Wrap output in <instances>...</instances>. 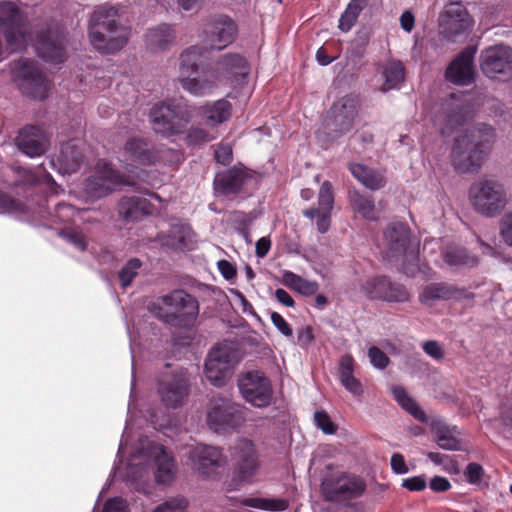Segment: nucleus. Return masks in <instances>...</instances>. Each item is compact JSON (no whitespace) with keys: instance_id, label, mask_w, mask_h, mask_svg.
Segmentation results:
<instances>
[{"instance_id":"f257e3e1","label":"nucleus","mask_w":512,"mask_h":512,"mask_svg":"<svg viewBox=\"0 0 512 512\" xmlns=\"http://www.w3.org/2000/svg\"><path fill=\"white\" fill-rule=\"evenodd\" d=\"M130 28L115 6L101 5L89 20V38L93 47L103 54H114L124 48L129 40Z\"/></svg>"},{"instance_id":"f03ea898","label":"nucleus","mask_w":512,"mask_h":512,"mask_svg":"<svg viewBox=\"0 0 512 512\" xmlns=\"http://www.w3.org/2000/svg\"><path fill=\"white\" fill-rule=\"evenodd\" d=\"M495 139L494 129L486 124L467 128L455 138L451 163L460 173L476 172Z\"/></svg>"},{"instance_id":"7ed1b4c3","label":"nucleus","mask_w":512,"mask_h":512,"mask_svg":"<svg viewBox=\"0 0 512 512\" xmlns=\"http://www.w3.org/2000/svg\"><path fill=\"white\" fill-rule=\"evenodd\" d=\"M149 311L162 322L177 328L192 327L199 315V302L191 294L176 289L157 297L148 305Z\"/></svg>"},{"instance_id":"20e7f679","label":"nucleus","mask_w":512,"mask_h":512,"mask_svg":"<svg viewBox=\"0 0 512 512\" xmlns=\"http://www.w3.org/2000/svg\"><path fill=\"white\" fill-rule=\"evenodd\" d=\"M140 449L134 453L129 462L128 476L135 479L145 471L144 464L153 461L155 480L162 485H170L177 474V464L173 455L164 446L147 439L140 440Z\"/></svg>"},{"instance_id":"39448f33","label":"nucleus","mask_w":512,"mask_h":512,"mask_svg":"<svg viewBox=\"0 0 512 512\" xmlns=\"http://www.w3.org/2000/svg\"><path fill=\"white\" fill-rule=\"evenodd\" d=\"M206 47L192 45L185 48L178 58V81L183 90L193 96H205L207 67L201 68Z\"/></svg>"},{"instance_id":"423d86ee","label":"nucleus","mask_w":512,"mask_h":512,"mask_svg":"<svg viewBox=\"0 0 512 512\" xmlns=\"http://www.w3.org/2000/svg\"><path fill=\"white\" fill-rule=\"evenodd\" d=\"M249 64L239 53L219 56L212 66L207 67L206 95L218 86H240L249 74Z\"/></svg>"},{"instance_id":"0eeeda50","label":"nucleus","mask_w":512,"mask_h":512,"mask_svg":"<svg viewBox=\"0 0 512 512\" xmlns=\"http://www.w3.org/2000/svg\"><path fill=\"white\" fill-rule=\"evenodd\" d=\"M190 119L189 107L176 101L156 104L150 111L154 131L165 137L183 133Z\"/></svg>"},{"instance_id":"6e6552de","label":"nucleus","mask_w":512,"mask_h":512,"mask_svg":"<svg viewBox=\"0 0 512 512\" xmlns=\"http://www.w3.org/2000/svg\"><path fill=\"white\" fill-rule=\"evenodd\" d=\"M469 200L474 210L486 217L497 216L507 204L503 185L489 179L479 180L471 185Z\"/></svg>"},{"instance_id":"1a4fd4ad","label":"nucleus","mask_w":512,"mask_h":512,"mask_svg":"<svg viewBox=\"0 0 512 512\" xmlns=\"http://www.w3.org/2000/svg\"><path fill=\"white\" fill-rule=\"evenodd\" d=\"M0 31L12 51H18L25 47V18L16 2L0 1Z\"/></svg>"},{"instance_id":"9d476101","label":"nucleus","mask_w":512,"mask_h":512,"mask_svg":"<svg viewBox=\"0 0 512 512\" xmlns=\"http://www.w3.org/2000/svg\"><path fill=\"white\" fill-rule=\"evenodd\" d=\"M237 382L241 396L253 407L265 408L272 403V382L264 372L252 370L242 373Z\"/></svg>"},{"instance_id":"9b49d317","label":"nucleus","mask_w":512,"mask_h":512,"mask_svg":"<svg viewBox=\"0 0 512 512\" xmlns=\"http://www.w3.org/2000/svg\"><path fill=\"white\" fill-rule=\"evenodd\" d=\"M237 363L235 352L228 345L215 346L205 361V376L215 387H223L232 374Z\"/></svg>"},{"instance_id":"f8f14e48","label":"nucleus","mask_w":512,"mask_h":512,"mask_svg":"<svg viewBox=\"0 0 512 512\" xmlns=\"http://www.w3.org/2000/svg\"><path fill=\"white\" fill-rule=\"evenodd\" d=\"M245 412L243 405L223 400L211 407L207 414V423L217 433H230L245 422Z\"/></svg>"},{"instance_id":"ddd939ff","label":"nucleus","mask_w":512,"mask_h":512,"mask_svg":"<svg viewBox=\"0 0 512 512\" xmlns=\"http://www.w3.org/2000/svg\"><path fill=\"white\" fill-rule=\"evenodd\" d=\"M13 75L24 94L37 100L47 97L50 83L33 61L28 59L17 61L13 67Z\"/></svg>"},{"instance_id":"4468645a","label":"nucleus","mask_w":512,"mask_h":512,"mask_svg":"<svg viewBox=\"0 0 512 512\" xmlns=\"http://www.w3.org/2000/svg\"><path fill=\"white\" fill-rule=\"evenodd\" d=\"M128 184L125 176L113 169L104 160L98 161L95 173L85 182L84 190L91 198H103L111 194L120 185Z\"/></svg>"},{"instance_id":"2eb2a0df","label":"nucleus","mask_w":512,"mask_h":512,"mask_svg":"<svg viewBox=\"0 0 512 512\" xmlns=\"http://www.w3.org/2000/svg\"><path fill=\"white\" fill-rule=\"evenodd\" d=\"M188 458L194 470L202 476L212 478L226 465V458L222 451L214 446H191L187 452Z\"/></svg>"},{"instance_id":"dca6fc26","label":"nucleus","mask_w":512,"mask_h":512,"mask_svg":"<svg viewBox=\"0 0 512 512\" xmlns=\"http://www.w3.org/2000/svg\"><path fill=\"white\" fill-rule=\"evenodd\" d=\"M358 100L353 96H345L336 101L331 108V119L327 123V129L331 133V139L349 132L357 116Z\"/></svg>"},{"instance_id":"f3484780","label":"nucleus","mask_w":512,"mask_h":512,"mask_svg":"<svg viewBox=\"0 0 512 512\" xmlns=\"http://www.w3.org/2000/svg\"><path fill=\"white\" fill-rule=\"evenodd\" d=\"M441 33L447 38H453L466 31L473 25V19L460 1L449 2L440 15Z\"/></svg>"},{"instance_id":"a211bd4d","label":"nucleus","mask_w":512,"mask_h":512,"mask_svg":"<svg viewBox=\"0 0 512 512\" xmlns=\"http://www.w3.org/2000/svg\"><path fill=\"white\" fill-rule=\"evenodd\" d=\"M190 380L186 370L181 369L172 376L163 377L159 382L158 393L168 408L181 406L189 394Z\"/></svg>"},{"instance_id":"6ab92c4d","label":"nucleus","mask_w":512,"mask_h":512,"mask_svg":"<svg viewBox=\"0 0 512 512\" xmlns=\"http://www.w3.org/2000/svg\"><path fill=\"white\" fill-rule=\"evenodd\" d=\"M237 33V25L230 17L219 16L207 25L203 41L211 50H222L234 42Z\"/></svg>"},{"instance_id":"aec40b11","label":"nucleus","mask_w":512,"mask_h":512,"mask_svg":"<svg viewBox=\"0 0 512 512\" xmlns=\"http://www.w3.org/2000/svg\"><path fill=\"white\" fill-rule=\"evenodd\" d=\"M321 489L326 499L342 501L361 495L365 485L359 478L342 474L338 477L325 478Z\"/></svg>"},{"instance_id":"412c9836","label":"nucleus","mask_w":512,"mask_h":512,"mask_svg":"<svg viewBox=\"0 0 512 512\" xmlns=\"http://www.w3.org/2000/svg\"><path fill=\"white\" fill-rule=\"evenodd\" d=\"M169 151L152 146L141 139H130L124 147V161L127 166H150L164 160Z\"/></svg>"},{"instance_id":"4be33fe9","label":"nucleus","mask_w":512,"mask_h":512,"mask_svg":"<svg viewBox=\"0 0 512 512\" xmlns=\"http://www.w3.org/2000/svg\"><path fill=\"white\" fill-rule=\"evenodd\" d=\"M481 69L489 78H496L512 69V49L499 45L487 48L481 54Z\"/></svg>"},{"instance_id":"5701e85b","label":"nucleus","mask_w":512,"mask_h":512,"mask_svg":"<svg viewBox=\"0 0 512 512\" xmlns=\"http://www.w3.org/2000/svg\"><path fill=\"white\" fill-rule=\"evenodd\" d=\"M235 449L237 459L235 474L240 482L250 483L253 481L259 468L255 445L249 439H241L238 441Z\"/></svg>"},{"instance_id":"b1692460","label":"nucleus","mask_w":512,"mask_h":512,"mask_svg":"<svg viewBox=\"0 0 512 512\" xmlns=\"http://www.w3.org/2000/svg\"><path fill=\"white\" fill-rule=\"evenodd\" d=\"M318 208H310L303 212V215L309 219L316 217L317 229L324 234L329 230L331 212L334 206L333 187L329 181H324L319 189Z\"/></svg>"},{"instance_id":"393cba45","label":"nucleus","mask_w":512,"mask_h":512,"mask_svg":"<svg viewBox=\"0 0 512 512\" xmlns=\"http://www.w3.org/2000/svg\"><path fill=\"white\" fill-rule=\"evenodd\" d=\"M410 230L403 223H393L384 232L383 254L388 259L405 255L409 248Z\"/></svg>"},{"instance_id":"a878e982","label":"nucleus","mask_w":512,"mask_h":512,"mask_svg":"<svg viewBox=\"0 0 512 512\" xmlns=\"http://www.w3.org/2000/svg\"><path fill=\"white\" fill-rule=\"evenodd\" d=\"M444 125L440 130L443 135H450L463 126L472 117V110L468 103L458 99L454 94L444 105Z\"/></svg>"},{"instance_id":"bb28decb","label":"nucleus","mask_w":512,"mask_h":512,"mask_svg":"<svg viewBox=\"0 0 512 512\" xmlns=\"http://www.w3.org/2000/svg\"><path fill=\"white\" fill-rule=\"evenodd\" d=\"M17 147L25 155L34 158L42 155L48 147L45 132L37 126H26L16 138Z\"/></svg>"},{"instance_id":"cd10ccee","label":"nucleus","mask_w":512,"mask_h":512,"mask_svg":"<svg viewBox=\"0 0 512 512\" xmlns=\"http://www.w3.org/2000/svg\"><path fill=\"white\" fill-rule=\"evenodd\" d=\"M84 143L72 139L62 144L59 153L53 158L52 164L63 174H71L77 171L83 161Z\"/></svg>"},{"instance_id":"c85d7f7f","label":"nucleus","mask_w":512,"mask_h":512,"mask_svg":"<svg viewBox=\"0 0 512 512\" xmlns=\"http://www.w3.org/2000/svg\"><path fill=\"white\" fill-rule=\"evenodd\" d=\"M476 50L465 49L447 68L446 78L457 85H469L474 80L473 58Z\"/></svg>"},{"instance_id":"c756f323","label":"nucleus","mask_w":512,"mask_h":512,"mask_svg":"<svg viewBox=\"0 0 512 512\" xmlns=\"http://www.w3.org/2000/svg\"><path fill=\"white\" fill-rule=\"evenodd\" d=\"M176 34L169 24H160L148 29L145 34V46L151 53H160L169 50L175 42Z\"/></svg>"},{"instance_id":"7c9ffc66","label":"nucleus","mask_w":512,"mask_h":512,"mask_svg":"<svg viewBox=\"0 0 512 512\" xmlns=\"http://www.w3.org/2000/svg\"><path fill=\"white\" fill-rule=\"evenodd\" d=\"M198 114L209 127H216L227 121L232 114V105L225 99H220L201 106Z\"/></svg>"},{"instance_id":"2f4dec72","label":"nucleus","mask_w":512,"mask_h":512,"mask_svg":"<svg viewBox=\"0 0 512 512\" xmlns=\"http://www.w3.org/2000/svg\"><path fill=\"white\" fill-rule=\"evenodd\" d=\"M431 431L437 445L444 450L458 451L461 449V442L458 438L459 431L456 426L450 427L440 419L431 422Z\"/></svg>"},{"instance_id":"473e14b6","label":"nucleus","mask_w":512,"mask_h":512,"mask_svg":"<svg viewBox=\"0 0 512 512\" xmlns=\"http://www.w3.org/2000/svg\"><path fill=\"white\" fill-rule=\"evenodd\" d=\"M119 215L126 221H136L153 213L152 204L142 197H123L118 204Z\"/></svg>"},{"instance_id":"72a5a7b5","label":"nucleus","mask_w":512,"mask_h":512,"mask_svg":"<svg viewBox=\"0 0 512 512\" xmlns=\"http://www.w3.org/2000/svg\"><path fill=\"white\" fill-rule=\"evenodd\" d=\"M37 54L53 63H62L65 60L64 38L48 35L42 37L36 44Z\"/></svg>"},{"instance_id":"f704fd0d","label":"nucleus","mask_w":512,"mask_h":512,"mask_svg":"<svg viewBox=\"0 0 512 512\" xmlns=\"http://www.w3.org/2000/svg\"><path fill=\"white\" fill-rule=\"evenodd\" d=\"M339 380L344 388L355 397H360L363 392V385L354 376V359L350 355H344L339 362Z\"/></svg>"},{"instance_id":"c9c22d12","label":"nucleus","mask_w":512,"mask_h":512,"mask_svg":"<svg viewBox=\"0 0 512 512\" xmlns=\"http://www.w3.org/2000/svg\"><path fill=\"white\" fill-rule=\"evenodd\" d=\"M349 170L351 174L366 188L370 190H378L385 186L386 179L381 171L371 169L363 164H350Z\"/></svg>"},{"instance_id":"e433bc0d","label":"nucleus","mask_w":512,"mask_h":512,"mask_svg":"<svg viewBox=\"0 0 512 512\" xmlns=\"http://www.w3.org/2000/svg\"><path fill=\"white\" fill-rule=\"evenodd\" d=\"M194 233L187 224H175L171 227L167 238L161 237L164 245L174 249L190 248L194 243Z\"/></svg>"},{"instance_id":"4c0bfd02","label":"nucleus","mask_w":512,"mask_h":512,"mask_svg":"<svg viewBox=\"0 0 512 512\" xmlns=\"http://www.w3.org/2000/svg\"><path fill=\"white\" fill-rule=\"evenodd\" d=\"M461 294L462 292L446 284H430L423 289L420 295V301L424 304H429L437 300L458 299Z\"/></svg>"},{"instance_id":"58836bf2","label":"nucleus","mask_w":512,"mask_h":512,"mask_svg":"<svg viewBox=\"0 0 512 512\" xmlns=\"http://www.w3.org/2000/svg\"><path fill=\"white\" fill-rule=\"evenodd\" d=\"M244 184V174L238 170H229L226 173L218 174L215 178V189L223 194L238 192Z\"/></svg>"},{"instance_id":"ea45409f","label":"nucleus","mask_w":512,"mask_h":512,"mask_svg":"<svg viewBox=\"0 0 512 512\" xmlns=\"http://www.w3.org/2000/svg\"><path fill=\"white\" fill-rule=\"evenodd\" d=\"M282 282L285 286L306 296L315 294L319 289L317 282L304 279L288 270L283 271Z\"/></svg>"},{"instance_id":"a19ab883","label":"nucleus","mask_w":512,"mask_h":512,"mask_svg":"<svg viewBox=\"0 0 512 512\" xmlns=\"http://www.w3.org/2000/svg\"><path fill=\"white\" fill-rule=\"evenodd\" d=\"M369 2L370 0H351L340 16L339 29L343 32L350 31Z\"/></svg>"},{"instance_id":"79ce46f5","label":"nucleus","mask_w":512,"mask_h":512,"mask_svg":"<svg viewBox=\"0 0 512 512\" xmlns=\"http://www.w3.org/2000/svg\"><path fill=\"white\" fill-rule=\"evenodd\" d=\"M382 75L384 78L382 90L396 89L404 81L405 69L400 61H390L383 67Z\"/></svg>"},{"instance_id":"37998d69","label":"nucleus","mask_w":512,"mask_h":512,"mask_svg":"<svg viewBox=\"0 0 512 512\" xmlns=\"http://www.w3.org/2000/svg\"><path fill=\"white\" fill-rule=\"evenodd\" d=\"M348 198L352 208L363 218L368 220L377 219L375 204L371 197L362 195L357 190H352L349 192Z\"/></svg>"},{"instance_id":"c03bdc74","label":"nucleus","mask_w":512,"mask_h":512,"mask_svg":"<svg viewBox=\"0 0 512 512\" xmlns=\"http://www.w3.org/2000/svg\"><path fill=\"white\" fill-rule=\"evenodd\" d=\"M392 393L397 403L415 419L420 422H427V416L420 406L407 394L401 386H394Z\"/></svg>"},{"instance_id":"a18cd8bd","label":"nucleus","mask_w":512,"mask_h":512,"mask_svg":"<svg viewBox=\"0 0 512 512\" xmlns=\"http://www.w3.org/2000/svg\"><path fill=\"white\" fill-rule=\"evenodd\" d=\"M240 504L266 511H284L288 507L286 500L278 498L247 497L242 499Z\"/></svg>"},{"instance_id":"49530a36","label":"nucleus","mask_w":512,"mask_h":512,"mask_svg":"<svg viewBox=\"0 0 512 512\" xmlns=\"http://www.w3.org/2000/svg\"><path fill=\"white\" fill-rule=\"evenodd\" d=\"M390 283L385 277L373 278L365 282L363 291L370 299L386 301Z\"/></svg>"},{"instance_id":"de8ad7c7","label":"nucleus","mask_w":512,"mask_h":512,"mask_svg":"<svg viewBox=\"0 0 512 512\" xmlns=\"http://www.w3.org/2000/svg\"><path fill=\"white\" fill-rule=\"evenodd\" d=\"M445 262L449 265L458 266V265H466V266H475L478 262L477 258L473 255H470L463 248H452L445 252L444 254Z\"/></svg>"},{"instance_id":"09e8293b","label":"nucleus","mask_w":512,"mask_h":512,"mask_svg":"<svg viewBox=\"0 0 512 512\" xmlns=\"http://www.w3.org/2000/svg\"><path fill=\"white\" fill-rule=\"evenodd\" d=\"M142 263L137 258H132L121 268L119 271V280L121 286L126 288L131 285L133 279L137 276L139 269L141 268Z\"/></svg>"},{"instance_id":"8fccbe9b","label":"nucleus","mask_w":512,"mask_h":512,"mask_svg":"<svg viewBox=\"0 0 512 512\" xmlns=\"http://www.w3.org/2000/svg\"><path fill=\"white\" fill-rule=\"evenodd\" d=\"M188 500L185 497H173L155 507L152 512H187Z\"/></svg>"},{"instance_id":"3c124183","label":"nucleus","mask_w":512,"mask_h":512,"mask_svg":"<svg viewBox=\"0 0 512 512\" xmlns=\"http://www.w3.org/2000/svg\"><path fill=\"white\" fill-rule=\"evenodd\" d=\"M427 456L434 464L441 465L444 471L450 474L459 472L457 461L451 456L438 452H429Z\"/></svg>"},{"instance_id":"603ef678","label":"nucleus","mask_w":512,"mask_h":512,"mask_svg":"<svg viewBox=\"0 0 512 512\" xmlns=\"http://www.w3.org/2000/svg\"><path fill=\"white\" fill-rule=\"evenodd\" d=\"M410 299V294L406 288L397 283H390L387 292V302H407Z\"/></svg>"},{"instance_id":"864d4df0","label":"nucleus","mask_w":512,"mask_h":512,"mask_svg":"<svg viewBox=\"0 0 512 512\" xmlns=\"http://www.w3.org/2000/svg\"><path fill=\"white\" fill-rule=\"evenodd\" d=\"M500 235L504 242L512 247V210L506 212L501 218Z\"/></svg>"},{"instance_id":"5fc2aeb1","label":"nucleus","mask_w":512,"mask_h":512,"mask_svg":"<svg viewBox=\"0 0 512 512\" xmlns=\"http://www.w3.org/2000/svg\"><path fill=\"white\" fill-rule=\"evenodd\" d=\"M314 419L317 427L321 429L325 434H334L336 432V427L326 412H315Z\"/></svg>"},{"instance_id":"6e6d98bb","label":"nucleus","mask_w":512,"mask_h":512,"mask_svg":"<svg viewBox=\"0 0 512 512\" xmlns=\"http://www.w3.org/2000/svg\"><path fill=\"white\" fill-rule=\"evenodd\" d=\"M213 139H214V137L202 128L191 129L187 135V141L191 145H198V144L210 142Z\"/></svg>"},{"instance_id":"4d7b16f0","label":"nucleus","mask_w":512,"mask_h":512,"mask_svg":"<svg viewBox=\"0 0 512 512\" xmlns=\"http://www.w3.org/2000/svg\"><path fill=\"white\" fill-rule=\"evenodd\" d=\"M371 364L377 369H384L388 363L389 358L378 347H371L368 351Z\"/></svg>"},{"instance_id":"13d9d810","label":"nucleus","mask_w":512,"mask_h":512,"mask_svg":"<svg viewBox=\"0 0 512 512\" xmlns=\"http://www.w3.org/2000/svg\"><path fill=\"white\" fill-rule=\"evenodd\" d=\"M464 474L469 483L477 484L481 482L484 475V470L478 463H469Z\"/></svg>"},{"instance_id":"bf43d9fd","label":"nucleus","mask_w":512,"mask_h":512,"mask_svg":"<svg viewBox=\"0 0 512 512\" xmlns=\"http://www.w3.org/2000/svg\"><path fill=\"white\" fill-rule=\"evenodd\" d=\"M423 351L435 360H441L444 358V350L440 343L436 340H429L423 343Z\"/></svg>"},{"instance_id":"052dcab7","label":"nucleus","mask_w":512,"mask_h":512,"mask_svg":"<svg viewBox=\"0 0 512 512\" xmlns=\"http://www.w3.org/2000/svg\"><path fill=\"white\" fill-rule=\"evenodd\" d=\"M427 483L423 475L406 478L402 482V487L409 491H422L426 488Z\"/></svg>"},{"instance_id":"680f3d73","label":"nucleus","mask_w":512,"mask_h":512,"mask_svg":"<svg viewBox=\"0 0 512 512\" xmlns=\"http://www.w3.org/2000/svg\"><path fill=\"white\" fill-rule=\"evenodd\" d=\"M271 321L274 326L286 337H291L293 332L288 322L277 312L271 313Z\"/></svg>"},{"instance_id":"e2e57ef3","label":"nucleus","mask_w":512,"mask_h":512,"mask_svg":"<svg viewBox=\"0 0 512 512\" xmlns=\"http://www.w3.org/2000/svg\"><path fill=\"white\" fill-rule=\"evenodd\" d=\"M61 235L63 236V238L65 240H67L68 242L73 244L77 249H79L81 251L86 249L87 242L82 233L73 231V232H63V233H61Z\"/></svg>"},{"instance_id":"0e129e2a","label":"nucleus","mask_w":512,"mask_h":512,"mask_svg":"<svg viewBox=\"0 0 512 512\" xmlns=\"http://www.w3.org/2000/svg\"><path fill=\"white\" fill-rule=\"evenodd\" d=\"M103 512H127V503L121 497L111 498L104 504Z\"/></svg>"},{"instance_id":"69168bd1","label":"nucleus","mask_w":512,"mask_h":512,"mask_svg":"<svg viewBox=\"0 0 512 512\" xmlns=\"http://www.w3.org/2000/svg\"><path fill=\"white\" fill-rule=\"evenodd\" d=\"M391 468L396 474H406L409 469L402 454L394 453L391 457Z\"/></svg>"},{"instance_id":"338daca9","label":"nucleus","mask_w":512,"mask_h":512,"mask_svg":"<svg viewBox=\"0 0 512 512\" xmlns=\"http://www.w3.org/2000/svg\"><path fill=\"white\" fill-rule=\"evenodd\" d=\"M217 162L228 165L232 160V149L229 145H220L215 151Z\"/></svg>"},{"instance_id":"774afa93","label":"nucleus","mask_w":512,"mask_h":512,"mask_svg":"<svg viewBox=\"0 0 512 512\" xmlns=\"http://www.w3.org/2000/svg\"><path fill=\"white\" fill-rule=\"evenodd\" d=\"M430 488L434 492H446L451 488V484L447 478L435 476L430 480Z\"/></svg>"}]
</instances>
